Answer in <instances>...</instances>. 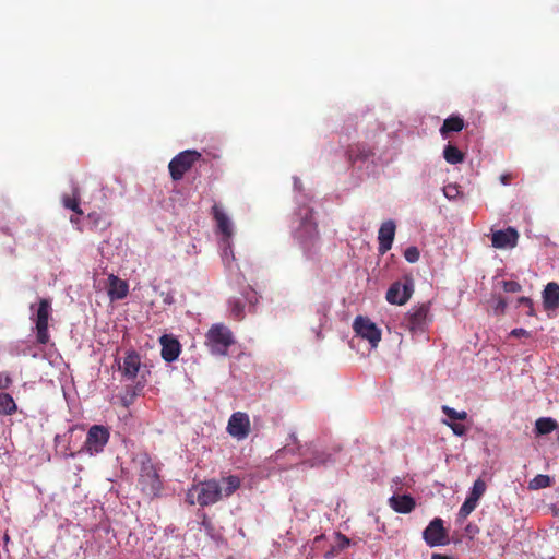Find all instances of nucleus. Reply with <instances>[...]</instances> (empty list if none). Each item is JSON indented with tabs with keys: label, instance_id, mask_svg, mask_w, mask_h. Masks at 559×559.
<instances>
[{
	"label": "nucleus",
	"instance_id": "nucleus-4",
	"mask_svg": "<svg viewBox=\"0 0 559 559\" xmlns=\"http://www.w3.org/2000/svg\"><path fill=\"white\" fill-rule=\"evenodd\" d=\"M31 310L34 311L31 319L35 323L36 341L40 345H46L50 341L48 323L52 313L51 302L49 299L41 298L37 308L35 305H31Z\"/></svg>",
	"mask_w": 559,
	"mask_h": 559
},
{
	"label": "nucleus",
	"instance_id": "nucleus-40",
	"mask_svg": "<svg viewBox=\"0 0 559 559\" xmlns=\"http://www.w3.org/2000/svg\"><path fill=\"white\" fill-rule=\"evenodd\" d=\"M506 309H507V301L504 298L500 297L495 306V312L498 314H502V313H504Z\"/></svg>",
	"mask_w": 559,
	"mask_h": 559
},
{
	"label": "nucleus",
	"instance_id": "nucleus-18",
	"mask_svg": "<svg viewBox=\"0 0 559 559\" xmlns=\"http://www.w3.org/2000/svg\"><path fill=\"white\" fill-rule=\"evenodd\" d=\"M108 296L111 300H120L127 297L129 293V285L126 281L120 280L116 275H109L108 277Z\"/></svg>",
	"mask_w": 559,
	"mask_h": 559
},
{
	"label": "nucleus",
	"instance_id": "nucleus-10",
	"mask_svg": "<svg viewBox=\"0 0 559 559\" xmlns=\"http://www.w3.org/2000/svg\"><path fill=\"white\" fill-rule=\"evenodd\" d=\"M430 305L420 304L413 307L406 314L404 323L412 332H423L429 319Z\"/></svg>",
	"mask_w": 559,
	"mask_h": 559
},
{
	"label": "nucleus",
	"instance_id": "nucleus-47",
	"mask_svg": "<svg viewBox=\"0 0 559 559\" xmlns=\"http://www.w3.org/2000/svg\"><path fill=\"white\" fill-rule=\"evenodd\" d=\"M70 222L73 223V224H78L79 223V218L74 217V216H71L70 217Z\"/></svg>",
	"mask_w": 559,
	"mask_h": 559
},
{
	"label": "nucleus",
	"instance_id": "nucleus-14",
	"mask_svg": "<svg viewBox=\"0 0 559 559\" xmlns=\"http://www.w3.org/2000/svg\"><path fill=\"white\" fill-rule=\"evenodd\" d=\"M212 214L217 224V228H218L219 233L223 235L224 249H225V252H227L228 249L231 250V246H230V238L233 236L231 222L229 221L228 216L224 213L222 207L217 204L213 205Z\"/></svg>",
	"mask_w": 559,
	"mask_h": 559
},
{
	"label": "nucleus",
	"instance_id": "nucleus-8",
	"mask_svg": "<svg viewBox=\"0 0 559 559\" xmlns=\"http://www.w3.org/2000/svg\"><path fill=\"white\" fill-rule=\"evenodd\" d=\"M119 371L127 380H134L138 376L139 380H141L142 373L144 379H146V374L150 373L146 367L142 365L139 353L133 349L126 353L122 364L119 365Z\"/></svg>",
	"mask_w": 559,
	"mask_h": 559
},
{
	"label": "nucleus",
	"instance_id": "nucleus-13",
	"mask_svg": "<svg viewBox=\"0 0 559 559\" xmlns=\"http://www.w3.org/2000/svg\"><path fill=\"white\" fill-rule=\"evenodd\" d=\"M413 294L412 281H405L404 283L394 282L386 292V300L392 305H405Z\"/></svg>",
	"mask_w": 559,
	"mask_h": 559
},
{
	"label": "nucleus",
	"instance_id": "nucleus-41",
	"mask_svg": "<svg viewBox=\"0 0 559 559\" xmlns=\"http://www.w3.org/2000/svg\"><path fill=\"white\" fill-rule=\"evenodd\" d=\"M12 383V379L7 373L0 372V389H8Z\"/></svg>",
	"mask_w": 559,
	"mask_h": 559
},
{
	"label": "nucleus",
	"instance_id": "nucleus-28",
	"mask_svg": "<svg viewBox=\"0 0 559 559\" xmlns=\"http://www.w3.org/2000/svg\"><path fill=\"white\" fill-rule=\"evenodd\" d=\"M551 485V479L548 475L539 474L535 476L533 479L528 483V489L531 490H538L547 488Z\"/></svg>",
	"mask_w": 559,
	"mask_h": 559
},
{
	"label": "nucleus",
	"instance_id": "nucleus-6",
	"mask_svg": "<svg viewBox=\"0 0 559 559\" xmlns=\"http://www.w3.org/2000/svg\"><path fill=\"white\" fill-rule=\"evenodd\" d=\"M110 437L109 429L103 425H93L90 427L83 451L88 454H98L104 451L105 445L108 443Z\"/></svg>",
	"mask_w": 559,
	"mask_h": 559
},
{
	"label": "nucleus",
	"instance_id": "nucleus-33",
	"mask_svg": "<svg viewBox=\"0 0 559 559\" xmlns=\"http://www.w3.org/2000/svg\"><path fill=\"white\" fill-rule=\"evenodd\" d=\"M442 412L448 416L449 419L453 420H465L467 418V413L465 411L457 412L454 408L443 405Z\"/></svg>",
	"mask_w": 559,
	"mask_h": 559
},
{
	"label": "nucleus",
	"instance_id": "nucleus-34",
	"mask_svg": "<svg viewBox=\"0 0 559 559\" xmlns=\"http://www.w3.org/2000/svg\"><path fill=\"white\" fill-rule=\"evenodd\" d=\"M331 455L324 452L320 454H316L312 459L304 461L302 464L309 465L310 467H314L321 464H325L330 461Z\"/></svg>",
	"mask_w": 559,
	"mask_h": 559
},
{
	"label": "nucleus",
	"instance_id": "nucleus-17",
	"mask_svg": "<svg viewBox=\"0 0 559 559\" xmlns=\"http://www.w3.org/2000/svg\"><path fill=\"white\" fill-rule=\"evenodd\" d=\"M390 507L397 513H411L415 507L416 501L409 495H394L389 499Z\"/></svg>",
	"mask_w": 559,
	"mask_h": 559
},
{
	"label": "nucleus",
	"instance_id": "nucleus-22",
	"mask_svg": "<svg viewBox=\"0 0 559 559\" xmlns=\"http://www.w3.org/2000/svg\"><path fill=\"white\" fill-rule=\"evenodd\" d=\"M464 126V120L460 116L452 115L443 121L440 128V134L443 139H447L451 132L462 131Z\"/></svg>",
	"mask_w": 559,
	"mask_h": 559
},
{
	"label": "nucleus",
	"instance_id": "nucleus-7",
	"mask_svg": "<svg viewBox=\"0 0 559 559\" xmlns=\"http://www.w3.org/2000/svg\"><path fill=\"white\" fill-rule=\"evenodd\" d=\"M353 330L356 335L367 340L372 348L381 341V330L368 317L357 316L353 322Z\"/></svg>",
	"mask_w": 559,
	"mask_h": 559
},
{
	"label": "nucleus",
	"instance_id": "nucleus-16",
	"mask_svg": "<svg viewBox=\"0 0 559 559\" xmlns=\"http://www.w3.org/2000/svg\"><path fill=\"white\" fill-rule=\"evenodd\" d=\"M395 236V224L393 221L384 222L379 229V252L384 254L392 248V243Z\"/></svg>",
	"mask_w": 559,
	"mask_h": 559
},
{
	"label": "nucleus",
	"instance_id": "nucleus-15",
	"mask_svg": "<svg viewBox=\"0 0 559 559\" xmlns=\"http://www.w3.org/2000/svg\"><path fill=\"white\" fill-rule=\"evenodd\" d=\"M519 233L513 227L493 231L491 235V243L496 249H512L516 247Z\"/></svg>",
	"mask_w": 559,
	"mask_h": 559
},
{
	"label": "nucleus",
	"instance_id": "nucleus-21",
	"mask_svg": "<svg viewBox=\"0 0 559 559\" xmlns=\"http://www.w3.org/2000/svg\"><path fill=\"white\" fill-rule=\"evenodd\" d=\"M543 305L546 310H552L559 306V285L550 282L543 292Z\"/></svg>",
	"mask_w": 559,
	"mask_h": 559
},
{
	"label": "nucleus",
	"instance_id": "nucleus-38",
	"mask_svg": "<svg viewBox=\"0 0 559 559\" xmlns=\"http://www.w3.org/2000/svg\"><path fill=\"white\" fill-rule=\"evenodd\" d=\"M502 288L507 293H519L521 292L522 286L515 281H503Z\"/></svg>",
	"mask_w": 559,
	"mask_h": 559
},
{
	"label": "nucleus",
	"instance_id": "nucleus-26",
	"mask_svg": "<svg viewBox=\"0 0 559 559\" xmlns=\"http://www.w3.org/2000/svg\"><path fill=\"white\" fill-rule=\"evenodd\" d=\"M16 411V404L9 393H0V414L12 415Z\"/></svg>",
	"mask_w": 559,
	"mask_h": 559
},
{
	"label": "nucleus",
	"instance_id": "nucleus-35",
	"mask_svg": "<svg viewBox=\"0 0 559 559\" xmlns=\"http://www.w3.org/2000/svg\"><path fill=\"white\" fill-rule=\"evenodd\" d=\"M419 257L420 253L417 247L412 246L404 251V258L409 263L417 262L419 260Z\"/></svg>",
	"mask_w": 559,
	"mask_h": 559
},
{
	"label": "nucleus",
	"instance_id": "nucleus-49",
	"mask_svg": "<svg viewBox=\"0 0 559 559\" xmlns=\"http://www.w3.org/2000/svg\"><path fill=\"white\" fill-rule=\"evenodd\" d=\"M287 451V447H284L283 449H281L278 452H277V456L282 455L283 453H285Z\"/></svg>",
	"mask_w": 559,
	"mask_h": 559
},
{
	"label": "nucleus",
	"instance_id": "nucleus-31",
	"mask_svg": "<svg viewBox=\"0 0 559 559\" xmlns=\"http://www.w3.org/2000/svg\"><path fill=\"white\" fill-rule=\"evenodd\" d=\"M87 219L92 225V229H105L107 222L100 213L93 212L87 215Z\"/></svg>",
	"mask_w": 559,
	"mask_h": 559
},
{
	"label": "nucleus",
	"instance_id": "nucleus-19",
	"mask_svg": "<svg viewBox=\"0 0 559 559\" xmlns=\"http://www.w3.org/2000/svg\"><path fill=\"white\" fill-rule=\"evenodd\" d=\"M162 357L167 362L175 361L180 354V344L177 340L167 335L160 337Z\"/></svg>",
	"mask_w": 559,
	"mask_h": 559
},
{
	"label": "nucleus",
	"instance_id": "nucleus-42",
	"mask_svg": "<svg viewBox=\"0 0 559 559\" xmlns=\"http://www.w3.org/2000/svg\"><path fill=\"white\" fill-rule=\"evenodd\" d=\"M443 192L448 199H453L457 194V188H456V186L449 185V186L444 187Z\"/></svg>",
	"mask_w": 559,
	"mask_h": 559
},
{
	"label": "nucleus",
	"instance_id": "nucleus-51",
	"mask_svg": "<svg viewBox=\"0 0 559 559\" xmlns=\"http://www.w3.org/2000/svg\"><path fill=\"white\" fill-rule=\"evenodd\" d=\"M290 438H292V440H293V442H294V443H296V442H297V438H296L295 436H290Z\"/></svg>",
	"mask_w": 559,
	"mask_h": 559
},
{
	"label": "nucleus",
	"instance_id": "nucleus-45",
	"mask_svg": "<svg viewBox=\"0 0 559 559\" xmlns=\"http://www.w3.org/2000/svg\"><path fill=\"white\" fill-rule=\"evenodd\" d=\"M202 525L204 526V528L206 531L212 530V523L209 521V519L206 516L203 518Z\"/></svg>",
	"mask_w": 559,
	"mask_h": 559
},
{
	"label": "nucleus",
	"instance_id": "nucleus-27",
	"mask_svg": "<svg viewBox=\"0 0 559 559\" xmlns=\"http://www.w3.org/2000/svg\"><path fill=\"white\" fill-rule=\"evenodd\" d=\"M478 501L467 497L457 513V521L463 522L476 509Z\"/></svg>",
	"mask_w": 559,
	"mask_h": 559
},
{
	"label": "nucleus",
	"instance_id": "nucleus-39",
	"mask_svg": "<svg viewBox=\"0 0 559 559\" xmlns=\"http://www.w3.org/2000/svg\"><path fill=\"white\" fill-rule=\"evenodd\" d=\"M511 336L513 337H531V332L525 330V329H522V328H518V329H513L510 333Z\"/></svg>",
	"mask_w": 559,
	"mask_h": 559
},
{
	"label": "nucleus",
	"instance_id": "nucleus-30",
	"mask_svg": "<svg viewBox=\"0 0 559 559\" xmlns=\"http://www.w3.org/2000/svg\"><path fill=\"white\" fill-rule=\"evenodd\" d=\"M486 488H487V486H486L485 480H483L481 478H478L474 481L468 497L478 501L481 498V496L485 493Z\"/></svg>",
	"mask_w": 559,
	"mask_h": 559
},
{
	"label": "nucleus",
	"instance_id": "nucleus-43",
	"mask_svg": "<svg viewBox=\"0 0 559 559\" xmlns=\"http://www.w3.org/2000/svg\"><path fill=\"white\" fill-rule=\"evenodd\" d=\"M431 559H454L452 556L435 552L431 555Z\"/></svg>",
	"mask_w": 559,
	"mask_h": 559
},
{
	"label": "nucleus",
	"instance_id": "nucleus-9",
	"mask_svg": "<svg viewBox=\"0 0 559 559\" xmlns=\"http://www.w3.org/2000/svg\"><path fill=\"white\" fill-rule=\"evenodd\" d=\"M376 156V147L366 142H355L347 146L345 157L347 163L354 167L372 160Z\"/></svg>",
	"mask_w": 559,
	"mask_h": 559
},
{
	"label": "nucleus",
	"instance_id": "nucleus-32",
	"mask_svg": "<svg viewBox=\"0 0 559 559\" xmlns=\"http://www.w3.org/2000/svg\"><path fill=\"white\" fill-rule=\"evenodd\" d=\"M229 307L231 316L237 319L241 320L245 316V305L239 299H230L229 300Z\"/></svg>",
	"mask_w": 559,
	"mask_h": 559
},
{
	"label": "nucleus",
	"instance_id": "nucleus-24",
	"mask_svg": "<svg viewBox=\"0 0 559 559\" xmlns=\"http://www.w3.org/2000/svg\"><path fill=\"white\" fill-rule=\"evenodd\" d=\"M443 158L451 165L464 162L465 155L456 146L448 144L443 150Z\"/></svg>",
	"mask_w": 559,
	"mask_h": 559
},
{
	"label": "nucleus",
	"instance_id": "nucleus-1",
	"mask_svg": "<svg viewBox=\"0 0 559 559\" xmlns=\"http://www.w3.org/2000/svg\"><path fill=\"white\" fill-rule=\"evenodd\" d=\"M240 478L235 475L223 477L221 481L209 479L194 484L187 493L190 506L206 507L218 502L223 497L231 496L240 487Z\"/></svg>",
	"mask_w": 559,
	"mask_h": 559
},
{
	"label": "nucleus",
	"instance_id": "nucleus-44",
	"mask_svg": "<svg viewBox=\"0 0 559 559\" xmlns=\"http://www.w3.org/2000/svg\"><path fill=\"white\" fill-rule=\"evenodd\" d=\"M512 176L509 174H504L500 177V180L503 185H509Z\"/></svg>",
	"mask_w": 559,
	"mask_h": 559
},
{
	"label": "nucleus",
	"instance_id": "nucleus-2",
	"mask_svg": "<svg viewBox=\"0 0 559 559\" xmlns=\"http://www.w3.org/2000/svg\"><path fill=\"white\" fill-rule=\"evenodd\" d=\"M138 485L141 492L150 499L158 497L163 488L158 472L147 454L141 456Z\"/></svg>",
	"mask_w": 559,
	"mask_h": 559
},
{
	"label": "nucleus",
	"instance_id": "nucleus-12",
	"mask_svg": "<svg viewBox=\"0 0 559 559\" xmlns=\"http://www.w3.org/2000/svg\"><path fill=\"white\" fill-rule=\"evenodd\" d=\"M250 419L243 412L234 413L227 425L228 433L237 440L246 439L250 433Z\"/></svg>",
	"mask_w": 559,
	"mask_h": 559
},
{
	"label": "nucleus",
	"instance_id": "nucleus-23",
	"mask_svg": "<svg viewBox=\"0 0 559 559\" xmlns=\"http://www.w3.org/2000/svg\"><path fill=\"white\" fill-rule=\"evenodd\" d=\"M558 428L557 421L551 417H540L535 421V432L537 436H544Z\"/></svg>",
	"mask_w": 559,
	"mask_h": 559
},
{
	"label": "nucleus",
	"instance_id": "nucleus-11",
	"mask_svg": "<svg viewBox=\"0 0 559 559\" xmlns=\"http://www.w3.org/2000/svg\"><path fill=\"white\" fill-rule=\"evenodd\" d=\"M423 538L430 547L449 544V536L440 518L433 519L423 532Z\"/></svg>",
	"mask_w": 559,
	"mask_h": 559
},
{
	"label": "nucleus",
	"instance_id": "nucleus-20",
	"mask_svg": "<svg viewBox=\"0 0 559 559\" xmlns=\"http://www.w3.org/2000/svg\"><path fill=\"white\" fill-rule=\"evenodd\" d=\"M147 380L144 379V374L142 373L141 380H138L134 385H127L123 394L121 395V405L123 407H129L134 403L136 396H139L146 385Z\"/></svg>",
	"mask_w": 559,
	"mask_h": 559
},
{
	"label": "nucleus",
	"instance_id": "nucleus-29",
	"mask_svg": "<svg viewBox=\"0 0 559 559\" xmlns=\"http://www.w3.org/2000/svg\"><path fill=\"white\" fill-rule=\"evenodd\" d=\"M350 544V540L347 536L343 535L342 533H337L335 536V542L332 546L331 554H338L346 549Z\"/></svg>",
	"mask_w": 559,
	"mask_h": 559
},
{
	"label": "nucleus",
	"instance_id": "nucleus-50",
	"mask_svg": "<svg viewBox=\"0 0 559 559\" xmlns=\"http://www.w3.org/2000/svg\"><path fill=\"white\" fill-rule=\"evenodd\" d=\"M3 540H4V543H5V544H7V543H9L10 537H9V535H8V534H5V535H4Z\"/></svg>",
	"mask_w": 559,
	"mask_h": 559
},
{
	"label": "nucleus",
	"instance_id": "nucleus-37",
	"mask_svg": "<svg viewBox=\"0 0 559 559\" xmlns=\"http://www.w3.org/2000/svg\"><path fill=\"white\" fill-rule=\"evenodd\" d=\"M443 423L452 429V431L455 436L462 437L467 432V428L463 424L450 423L447 420H444Z\"/></svg>",
	"mask_w": 559,
	"mask_h": 559
},
{
	"label": "nucleus",
	"instance_id": "nucleus-36",
	"mask_svg": "<svg viewBox=\"0 0 559 559\" xmlns=\"http://www.w3.org/2000/svg\"><path fill=\"white\" fill-rule=\"evenodd\" d=\"M518 305H523L525 306V309H527L526 311V314L530 316V317H534L535 316V310H534V304H533V300L528 297H520L518 298Z\"/></svg>",
	"mask_w": 559,
	"mask_h": 559
},
{
	"label": "nucleus",
	"instance_id": "nucleus-3",
	"mask_svg": "<svg viewBox=\"0 0 559 559\" xmlns=\"http://www.w3.org/2000/svg\"><path fill=\"white\" fill-rule=\"evenodd\" d=\"M234 343L233 332L223 323L213 324L205 334V345L212 355L226 356Z\"/></svg>",
	"mask_w": 559,
	"mask_h": 559
},
{
	"label": "nucleus",
	"instance_id": "nucleus-48",
	"mask_svg": "<svg viewBox=\"0 0 559 559\" xmlns=\"http://www.w3.org/2000/svg\"><path fill=\"white\" fill-rule=\"evenodd\" d=\"M164 301H165L166 304H171L174 300H173V297L167 296V297L164 299Z\"/></svg>",
	"mask_w": 559,
	"mask_h": 559
},
{
	"label": "nucleus",
	"instance_id": "nucleus-52",
	"mask_svg": "<svg viewBox=\"0 0 559 559\" xmlns=\"http://www.w3.org/2000/svg\"><path fill=\"white\" fill-rule=\"evenodd\" d=\"M227 559H234V558H231V557H228Z\"/></svg>",
	"mask_w": 559,
	"mask_h": 559
},
{
	"label": "nucleus",
	"instance_id": "nucleus-25",
	"mask_svg": "<svg viewBox=\"0 0 559 559\" xmlns=\"http://www.w3.org/2000/svg\"><path fill=\"white\" fill-rule=\"evenodd\" d=\"M80 190L78 187L73 188V191H72V197L70 195H64L62 198V203H63V206L73 211L74 213H76L78 215H82L83 214V211L81 210L80 207Z\"/></svg>",
	"mask_w": 559,
	"mask_h": 559
},
{
	"label": "nucleus",
	"instance_id": "nucleus-5",
	"mask_svg": "<svg viewBox=\"0 0 559 559\" xmlns=\"http://www.w3.org/2000/svg\"><path fill=\"white\" fill-rule=\"evenodd\" d=\"M201 158V153L194 150H187L177 154L168 165L170 177L174 181H179L185 174Z\"/></svg>",
	"mask_w": 559,
	"mask_h": 559
},
{
	"label": "nucleus",
	"instance_id": "nucleus-46",
	"mask_svg": "<svg viewBox=\"0 0 559 559\" xmlns=\"http://www.w3.org/2000/svg\"><path fill=\"white\" fill-rule=\"evenodd\" d=\"M475 531H477V528H476L475 526L473 527L471 524H468V525L466 526V532H467L468 534H472V533H474Z\"/></svg>",
	"mask_w": 559,
	"mask_h": 559
}]
</instances>
